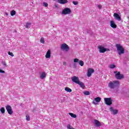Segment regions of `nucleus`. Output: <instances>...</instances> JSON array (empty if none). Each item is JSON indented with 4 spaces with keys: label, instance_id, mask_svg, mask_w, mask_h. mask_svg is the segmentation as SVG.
<instances>
[{
    "label": "nucleus",
    "instance_id": "1",
    "mask_svg": "<svg viewBox=\"0 0 129 129\" xmlns=\"http://www.w3.org/2000/svg\"><path fill=\"white\" fill-rule=\"evenodd\" d=\"M119 85H120V83L119 81L115 80L113 81H110L108 84V87L110 88V89H115V88H118L119 87Z\"/></svg>",
    "mask_w": 129,
    "mask_h": 129
},
{
    "label": "nucleus",
    "instance_id": "2",
    "mask_svg": "<svg viewBox=\"0 0 129 129\" xmlns=\"http://www.w3.org/2000/svg\"><path fill=\"white\" fill-rule=\"evenodd\" d=\"M115 47L117 49V52L118 55H120L122 54H124V48L122 45L120 44H116Z\"/></svg>",
    "mask_w": 129,
    "mask_h": 129
},
{
    "label": "nucleus",
    "instance_id": "3",
    "mask_svg": "<svg viewBox=\"0 0 129 129\" xmlns=\"http://www.w3.org/2000/svg\"><path fill=\"white\" fill-rule=\"evenodd\" d=\"M60 50L63 52H68L70 50V47L66 43H63L60 45Z\"/></svg>",
    "mask_w": 129,
    "mask_h": 129
},
{
    "label": "nucleus",
    "instance_id": "4",
    "mask_svg": "<svg viewBox=\"0 0 129 129\" xmlns=\"http://www.w3.org/2000/svg\"><path fill=\"white\" fill-rule=\"evenodd\" d=\"M98 49H99V53H105L107 51H110L109 48H106L102 45H99L98 46Z\"/></svg>",
    "mask_w": 129,
    "mask_h": 129
},
{
    "label": "nucleus",
    "instance_id": "5",
    "mask_svg": "<svg viewBox=\"0 0 129 129\" xmlns=\"http://www.w3.org/2000/svg\"><path fill=\"white\" fill-rule=\"evenodd\" d=\"M71 13H72V12L71 11V9L70 8H66L62 10L61 14L62 15H70Z\"/></svg>",
    "mask_w": 129,
    "mask_h": 129
},
{
    "label": "nucleus",
    "instance_id": "6",
    "mask_svg": "<svg viewBox=\"0 0 129 129\" xmlns=\"http://www.w3.org/2000/svg\"><path fill=\"white\" fill-rule=\"evenodd\" d=\"M114 73L115 74V77L116 79L120 80L123 79L124 78L123 75L120 74V72H119L115 71L114 72Z\"/></svg>",
    "mask_w": 129,
    "mask_h": 129
},
{
    "label": "nucleus",
    "instance_id": "7",
    "mask_svg": "<svg viewBox=\"0 0 129 129\" xmlns=\"http://www.w3.org/2000/svg\"><path fill=\"white\" fill-rule=\"evenodd\" d=\"M104 100L107 105H111L112 104V99L111 98H104Z\"/></svg>",
    "mask_w": 129,
    "mask_h": 129
},
{
    "label": "nucleus",
    "instance_id": "8",
    "mask_svg": "<svg viewBox=\"0 0 129 129\" xmlns=\"http://www.w3.org/2000/svg\"><path fill=\"white\" fill-rule=\"evenodd\" d=\"M74 63H79V65L82 67L84 65V62L82 60H79L78 58H74ZM74 66H76V63L74 64Z\"/></svg>",
    "mask_w": 129,
    "mask_h": 129
},
{
    "label": "nucleus",
    "instance_id": "9",
    "mask_svg": "<svg viewBox=\"0 0 129 129\" xmlns=\"http://www.w3.org/2000/svg\"><path fill=\"white\" fill-rule=\"evenodd\" d=\"M109 110H110L111 114H113V115H116V114L118 113V110L114 109L112 107H110L109 108Z\"/></svg>",
    "mask_w": 129,
    "mask_h": 129
},
{
    "label": "nucleus",
    "instance_id": "10",
    "mask_svg": "<svg viewBox=\"0 0 129 129\" xmlns=\"http://www.w3.org/2000/svg\"><path fill=\"white\" fill-rule=\"evenodd\" d=\"M7 112L9 114L12 115L13 114V109H12V106L10 105H7L6 107Z\"/></svg>",
    "mask_w": 129,
    "mask_h": 129
},
{
    "label": "nucleus",
    "instance_id": "11",
    "mask_svg": "<svg viewBox=\"0 0 129 129\" xmlns=\"http://www.w3.org/2000/svg\"><path fill=\"white\" fill-rule=\"evenodd\" d=\"M101 101V98L98 97L94 98V100L93 101L92 103L95 105H96V104H97V103H98L99 102H100Z\"/></svg>",
    "mask_w": 129,
    "mask_h": 129
},
{
    "label": "nucleus",
    "instance_id": "12",
    "mask_svg": "<svg viewBox=\"0 0 129 129\" xmlns=\"http://www.w3.org/2000/svg\"><path fill=\"white\" fill-rule=\"evenodd\" d=\"M94 73V70H93V69L91 68H89L88 69V71L87 73V75L88 76V77H90V76H91V75H92V73Z\"/></svg>",
    "mask_w": 129,
    "mask_h": 129
},
{
    "label": "nucleus",
    "instance_id": "13",
    "mask_svg": "<svg viewBox=\"0 0 129 129\" xmlns=\"http://www.w3.org/2000/svg\"><path fill=\"white\" fill-rule=\"evenodd\" d=\"M72 80L73 82H74L76 84H78V83L80 81V80H79V78L76 76H74L72 77Z\"/></svg>",
    "mask_w": 129,
    "mask_h": 129
},
{
    "label": "nucleus",
    "instance_id": "14",
    "mask_svg": "<svg viewBox=\"0 0 129 129\" xmlns=\"http://www.w3.org/2000/svg\"><path fill=\"white\" fill-rule=\"evenodd\" d=\"M94 125H95V126H97L98 127L99 126H101L102 123L100 121H99L98 120L95 119L94 120Z\"/></svg>",
    "mask_w": 129,
    "mask_h": 129
},
{
    "label": "nucleus",
    "instance_id": "15",
    "mask_svg": "<svg viewBox=\"0 0 129 129\" xmlns=\"http://www.w3.org/2000/svg\"><path fill=\"white\" fill-rule=\"evenodd\" d=\"M47 76V73L45 72H42L40 74L39 78L40 79H45Z\"/></svg>",
    "mask_w": 129,
    "mask_h": 129
},
{
    "label": "nucleus",
    "instance_id": "16",
    "mask_svg": "<svg viewBox=\"0 0 129 129\" xmlns=\"http://www.w3.org/2000/svg\"><path fill=\"white\" fill-rule=\"evenodd\" d=\"M113 17L115 20H117V21H118L119 22L121 21V18H120V16H119L117 13H114Z\"/></svg>",
    "mask_w": 129,
    "mask_h": 129
},
{
    "label": "nucleus",
    "instance_id": "17",
    "mask_svg": "<svg viewBox=\"0 0 129 129\" xmlns=\"http://www.w3.org/2000/svg\"><path fill=\"white\" fill-rule=\"evenodd\" d=\"M110 26L111 28H113V29H116V24H115V22L113 20L110 21Z\"/></svg>",
    "mask_w": 129,
    "mask_h": 129
},
{
    "label": "nucleus",
    "instance_id": "18",
    "mask_svg": "<svg viewBox=\"0 0 129 129\" xmlns=\"http://www.w3.org/2000/svg\"><path fill=\"white\" fill-rule=\"evenodd\" d=\"M45 57L47 59H50V58H51V50H48L46 54H45Z\"/></svg>",
    "mask_w": 129,
    "mask_h": 129
},
{
    "label": "nucleus",
    "instance_id": "19",
    "mask_svg": "<svg viewBox=\"0 0 129 129\" xmlns=\"http://www.w3.org/2000/svg\"><path fill=\"white\" fill-rule=\"evenodd\" d=\"M58 3L61 5H64V4H67L68 3V1L67 0H57Z\"/></svg>",
    "mask_w": 129,
    "mask_h": 129
},
{
    "label": "nucleus",
    "instance_id": "20",
    "mask_svg": "<svg viewBox=\"0 0 129 129\" xmlns=\"http://www.w3.org/2000/svg\"><path fill=\"white\" fill-rule=\"evenodd\" d=\"M78 84L79 85L80 87H81V88H82L83 89H84V88H85V85H84V83H83V82L80 81L78 83Z\"/></svg>",
    "mask_w": 129,
    "mask_h": 129
},
{
    "label": "nucleus",
    "instance_id": "21",
    "mask_svg": "<svg viewBox=\"0 0 129 129\" xmlns=\"http://www.w3.org/2000/svg\"><path fill=\"white\" fill-rule=\"evenodd\" d=\"M69 114L70 115V116H71V117H73V118H76V117H77V115L73 113H69Z\"/></svg>",
    "mask_w": 129,
    "mask_h": 129
},
{
    "label": "nucleus",
    "instance_id": "22",
    "mask_svg": "<svg viewBox=\"0 0 129 129\" xmlns=\"http://www.w3.org/2000/svg\"><path fill=\"white\" fill-rule=\"evenodd\" d=\"M64 90L67 92H72V90L68 87H66Z\"/></svg>",
    "mask_w": 129,
    "mask_h": 129
},
{
    "label": "nucleus",
    "instance_id": "23",
    "mask_svg": "<svg viewBox=\"0 0 129 129\" xmlns=\"http://www.w3.org/2000/svg\"><path fill=\"white\" fill-rule=\"evenodd\" d=\"M0 111L2 114H4L6 112V109H5V107H1L0 109Z\"/></svg>",
    "mask_w": 129,
    "mask_h": 129
},
{
    "label": "nucleus",
    "instance_id": "24",
    "mask_svg": "<svg viewBox=\"0 0 129 129\" xmlns=\"http://www.w3.org/2000/svg\"><path fill=\"white\" fill-rule=\"evenodd\" d=\"M2 64L3 66L4 67V68H6L8 67V64H7V62L5 61H3L2 62Z\"/></svg>",
    "mask_w": 129,
    "mask_h": 129
},
{
    "label": "nucleus",
    "instance_id": "25",
    "mask_svg": "<svg viewBox=\"0 0 129 129\" xmlns=\"http://www.w3.org/2000/svg\"><path fill=\"white\" fill-rule=\"evenodd\" d=\"M83 93L84 95H90V92L88 91H84Z\"/></svg>",
    "mask_w": 129,
    "mask_h": 129
},
{
    "label": "nucleus",
    "instance_id": "26",
    "mask_svg": "<svg viewBox=\"0 0 129 129\" xmlns=\"http://www.w3.org/2000/svg\"><path fill=\"white\" fill-rule=\"evenodd\" d=\"M40 43H41V44H45V39L44 38V37H42L40 38Z\"/></svg>",
    "mask_w": 129,
    "mask_h": 129
},
{
    "label": "nucleus",
    "instance_id": "27",
    "mask_svg": "<svg viewBox=\"0 0 129 129\" xmlns=\"http://www.w3.org/2000/svg\"><path fill=\"white\" fill-rule=\"evenodd\" d=\"M109 68H110V69H113L115 68V66L114 64H110Z\"/></svg>",
    "mask_w": 129,
    "mask_h": 129
},
{
    "label": "nucleus",
    "instance_id": "28",
    "mask_svg": "<svg viewBox=\"0 0 129 129\" xmlns=\"http://www.w3.org/2000/svg\"><path fill=\"white\" fill-rule=\"evenodd\" d=\"M15 15H16V11H15L14 10H13L11 12V16H15Z\"/></svg>",
    "mask_w": 129,
    "mask_h": 129
},
{
    "label": "nucleus",
    "instance_id": "29",
    "mask_svg": "<svg viewBox=\"0 0 129 129\" xmlns=\"http://www.w3.org/2000/svg\"><path fill=\"white\" fill-rule=\"evenodd\" d=\"M30 26H31V23H27L26 25H25V28H30Z\"/></svg>",
    "mask_w": 129,
    "mask_h": 129
},
{
    "label": "nucleus",
    "instance_id": "30",
    "mask_svg": "<svg viewBox=\"0 0 129 129\" xmlns=\"http://www.w3.org/2000/svg\"><path fill=\"white\" fill-rule=\"evenodd\" d=\"M8 55H10V56H11V57H14V53L13 52L9 51L8 52Z\"/></svg>",
    "mask_w": 129,
    "mask_h": 129
},
{
    "label": "nucleus",
    "instance_id": "31",
    "mask_svg": "<svg viewBox=\"0 0 129 129\" xmlns=\"http://www.w3.org/2000/svg\"><path fill=\"white\" fill-rule=\"evenodd\" d=\"M73 4L75 6H77V5H78V2H77V1H73Z\"/></svg>",
    "mask_w": 129,
    "mask_h": 129
},
{
    "label": "nucleus",
    "instance_id": "32",
    "mask_svg": "<svg viewBox=\"0 0 129 129\" xmlns=\"http://www.w3.org/2000/svg\"><path fill=\"white\" fill-rule=\"evenodd\" d=\"M26 120L29 121L30 120V116L27 115L26 116Z\"/></svg>",
    "mask_w": 129,
    "mask_h": 129
},
{
    "label": "nucleus",
    "instance_id": "33",
    "mask_svg": "<svg viewBox=\"0 0 129 129\" xmlns=\"http://www.w3.org/2000/svg\"><path fill=\"white\" fill-rule=\"evenodd\" d=\"M43 6H44V7H48V3H47L46 2L43 3Z\"/></svg>",
    "mask_w": 129,
    "mask_h": 129
},
{
    "label": "nucleus",
    "instance_id": "34",
    "mask_svg": "<svg viewBox=\"0 0 129 129\" xmlns=\"http://www.w3.org/2000/svg\"><path fill=\"white\" fill-rule=\"evenodd\" d=\"M67 128L68 129H72V128L71 127V125H70V124H69L67 125Z\"/></svg>",
    "mask_w": 129,
    "mask_h": 129
},
{
    "label": "nucleus",
    "instance_id": "35",
    "mask_svg": "<svg viewBox=\"0 0 129 129\" xmlns=\"http://www.w3.org/2000/svg\"><path fill=\"white\" fill-rule=\"evenodd\" d=\"M63 66H66L67 65V62L63 61Z\"/></svg>",
    "mask_w": 129,
    "mask_h": 129
},
{
    "label": "nucleus",
    "instance_id": "36",
    "mask_svg": "<svg viewBox=\"0 0 129 129\" xmlns=\"http://www.w3.org/2000/svg\"><path fill=\"white\" fill-rule=\"evenodd\" d=\"M0 73H5V71H3L2 70H0Z\"/></svg>",
    "mask_w": 129,
    "mask_h": 129
},
{
    "label": "nucleus",
    "instance_id": "37",
    "mask_svg": "<svg viewBox=\"0 0 129 129\" xmlns=\"http://www.w3.org/2000/svg\"><path fill=\"white\" fill-rule=\"evenodd\" d=\"M97 7L98 8V9H101V8H102V7L101 6V5H98Z\"/></svg>",
    "mask_w": 129,
    "mask_h": 129
},
{
    "label": "nucleus",
    "instance_id": "38",
    "mask_svg": "<svg viewBox=\"0 0 129 129\" xmlns=\"http://www.w3.org/2000/svg\"><path fill=\"white\" fill-rule=\"evenodd\" d=\"M5 15H6V16H9V14H8V13H5Z\"/></svg>",
    "mask_w": 129,
    "mask_h": 129
}]
</instances>
